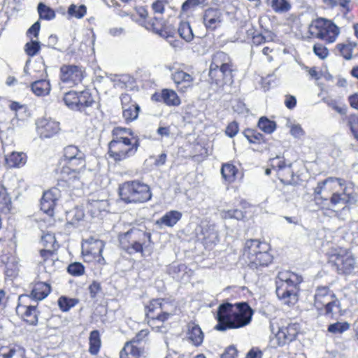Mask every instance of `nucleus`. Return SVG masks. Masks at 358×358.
I'll return each instance as SVG.
<instances>
[{"label":"nucleus","instance_id":"1","mask_svg":"<svg viewBox=\"0 0 358 358\" xmlns=\"http://www.w3.org/2000/svg\"><path fill=\"white\" fill-rule=\"evenodd\" d=\"M314 193L315 199L329 201V206L334 208H341L348 211V203L355 201L352 188L348 187L345 182L338 178H328L317 183Z\"/></svg>","mask_w":358,"mask_h":358},{"label":"nucleus","instance_id":"2","mask_svg":"<svg viewBox=\"0 0 358 358\" xmlns=\"http://www.w3.org/2000/svg\"><path fill=\"white\" fill-rule=\"evenodd\" d=\"M252 315V309L245 302L223 303L217 308L215 329L225 331L244 327L250 323Z\"/></svg>","mask_w":358,"mask_h":358},{"label":"nucleus","instance_id":"3","mask_svg":"<svg viewBox=\"0 0 358 358\" xmlns=\"http://www.w3.org/2000/svg\"><path fill=\"white\" fill-rule=\"evenodd\" d=\"M139 138L130 129L116 127L113 130V139L108 144V155L115 162L123 161L136 154Z\"/></svg>","mask_w":358,"mask_h":358},{"label":"nucleus","instance_id":"4","mask_svg":"<svg viewBox=\"0 0 358 358\" xmlns=\"http://www.w3.org/2000/svg\"><path fill=\"white\" fill-rule=\"evenodd\" d=\"M63 157L65 165L60 172L61 180L69 187H79L80 174L86 165L85 154L77 146L68 145L64 149Z\"/></svg>","mask_w":358,"mask_h":358},{"label":"nucleus","instance_id":"5","mask_svg":"<svg viewBox=\"0 0 358 358\" xmlns=\"http://www.w3.org/2000/svg\"><path fill=\"white\" fill-rule=\"evenodd\" d=\"M302 277L290 271H282L275 281L276 295L282 303L294 306L299 299V285Z\"/></svg>","mask_w":358,"mask_h":358},{"label":"nucleus","instance_id":"6","mask_svg":"<svg viewBox=\"0 0 358 358\" xmlns=\"http://www.w3.org/2000/svg\"><path fill=\"white\" fill-rule=\"evenodd\" d=\"M269 245L266 242L257 239L246 241L243 250V257L252 268L266 266L272 262V256L268 252Z\"/></svg>","mask_w":358,"mask_h":358},{"label":"nucleus","instance_id":"7","mask_svg":"<svg viewBox=\"0 0 358 358\" xmlns=\"http://www.w3.org/2000/svg\"><path fill=\"white\" fill-rule=\"evenodd\" d=\"M314 306L319 315L334 317L339 313L340 302L333 291L327 286L318 287L315 292Z\"/></svg>","mask_w":358,"mask_h":358},{"label":"nucleus","instance_id":"8","mask_svg":"<svg viewBox=\"0 0 358 358\" xmlns=\"http://www.w3.org/2000/svg\"><path fill=\"white\" fill-rule=\"evenodd\" d=\"M308 33L312 38L329 44L336 42L341 34V29L331 20L317 17L309 24Z\"/></svg>","mask_w":358,"mask_h":358},{"label":"nucleus","instance_id":"9","mask_svg":"<svg viewBox=\"0 0 358 358\" xmlns=\"http://www.w3.org/2000/svg\"><path fill=\"white\" fill-rule=\"evenodd\" d=\"M148 323L152 329H159L157 322H164L175 313V307L164 299H153L145 306Z\"/></svg>","mask_w":358,"mask_h":358},{"label":"nucleus","instance_id":"10","mask_svg":"<svg viewBox=\"0 0 358 358\" xmlns=\"http://www.w3.org/2000/svg\"><path fill=\"white\" fill-rule=\"evenodd\" d=\"M120 198L125 203H143L150 200L152 193L150 187L138 180L129 181L119 187Z\"/></svg>","mask_w":358,"mask_h":358},{"label":"nucleus","instance_id":"11","mask_svg":"<svg viewBox=\"0 0 358 358\" xmlns=\"http://www.w3.org/2000/svg\"><path fill=\"white\" fill-rule=\"evenodd\" d=\"M231 62L227 54L223 52H216L210 66L209 76L217 84L222 85L231 81Z\"/></svg>","mask_w":358,"mask_h":358},{"label":"nucleus","instance_id":"12","mask_svg":"<svg viewBox=\"0 0 358 358\" xmlns=\"http://www.w3.org/2000/svg\"><path fill=\"white\" fill-rule=\"evenodd\" d=\"M151 234L143 229L133 228L120 235L121 247L129 254L143 252V247L150 242Z\"/></svg>","mask_w":358,"mask_h":358},{"label":"nucleus","instance_id":"13","mask_svg":"<svg viewBox=\"0 0 358 358\" xmlns=\"http://www.w3.org/2000/svg\"><path fill=\"white\" fill-rule=\"evenodd\" d=\"M328 262L338 273L350 274L356 266L352 254L343 248L331 249L328 254Z\"/></svg>","mask_w":358,"mask_h":358},{"label":"nucleus","instance_id":"14","mask_svg":"<svg viewBox=\"0 0 358 358\" xmlns=\"http://www.w3.org/2000/svg\"><path fill=\"white\" fill-rule=\"evenodd\" d=\"M63 101L69 109L85 113L95 103L94 99L89 90L69 91L64 94Z\"/></svg>","mask_w":358,"mask_h":358},{"label":"nucleus","instance_id":"15","mask_svg":"<svg viewBox=\"0 0 358 358\" xmlns=\"http://www.w3.org/2000/svg\"><path fill=\"white\" fill-rule=\"evenodd\" d=\"M103 248L104 243L99 239L91 238L85 241L82 245V254L85 261H96L99 264H104L105 259L101 255Z\"/></svg>","mask_w":358,"mask_h":358},{"label":"nucleus","instance_id":"16","mask_svg":"<svg viewBox=\"0 0 358 358\" xmlns=\"http://www.w3.org/2000/svg\"><path fill=\"white\" fill-rule=\"evenodd\" d=\"M299 331V324L282 322L275 334L278 345H285L294 341Z\"/></svg>","mask_w":358,"mask_h":358},{"label":"nucleus","instance_id":"17","mask_svg":"<svg viewBox=\"0 0 358 358\" xmlns=\"http://www.w3.org/2000/svg\"><path fill=\"white\" fill-rule=\"evenodd\" d=\"M29 299V296L27 295H21L19 296L16 313L27 323L36 324L38 322L36 307L35 306L25 304Z\"/></svg>","mask_w":358,"mask_h":358},{"label":"nucleus","instance_id":"18","mask_svg":"<svg viewBox=\"0 0 358 358\" xmlns=\"http://www.w3.org/2000/svg\"><path fill=\"white\" fill-rule=\"evenodd\" d=\"M36 126V132L41 139L50 138L60 130L59 122L50 118L38 120Z\"/></svg>","mask_w":358,"mask_h":358},{"label":"nucleus","instance_id":"19","mask_svg":"<svg viewBox=\"0 0 358 358\" xmlns=\"http://www.w3.org/2000/svg\"><path fill=\"white\" fill-rule=\"evenodd\" d=\"M122 117L127 122L137 119L140 110L139 106L132 100L128 94H122L120 96Z\"/></svg>","mask_w":358,"mask_h":358},{"label":"nucleus","instance_id":"20","mask_svg":"<svg viewBox=\"0 0 358 358\" xmlns=\"http://www.w3.org/2000/svg\"><path fill=\"white\" fill-rule=\"evenodd\" d=\"M202 18L205 27L209 31H214L220 28L224 20L221 10L213 8L206 9Z\"/></svg>","mask_w":358,"mask_h":358},{"label":"nucleus","instance_id":"21","mask_svg":"<svg viewBox=\"0 0 358 358\" xmlns=\"http://www.w3.org/2000/svg\"><path fill=\"white\" fill-rule=\"evenodd\" d=\"M60 197V191L57 188H52L44 192L41 200V209L48 216L54 215L56 202Z\"/></svg>","mask_w":358,"mask_h":358},{"label":"nucleus","instance_id":"22","mask_svg":"<svg viewBox=\"0 0 358 358\" xmlns=\"http://www.w3.org/2000/svg\"><path fill=\"white\" fill-rule=\"evenodd\" d=\"M60 71V78L64 83L76 85L82 80L83 71L77 66H63Z\"/></svg>","mask_w":358,"mask_h":358},{"label":"nucleus","instance_id":"23","mask_svg":"<svg viewBox=\"0 0 358 358\" xmlns=\"http://www.w3.org/2000/svg\"><path fill=\"white\" fill-rule=\"evenodd\" d=\"M109 204L107 200H90L87 203L88 213L93 217H99L108 211Z\"/></svg>","mask_w":358,"mask_h":358},{"label":"nucleus","instance_id":"24","mask_svg":"<svg viewBox=\"0 0 358 358\" xmlns=\"http://www.w3.org/2000/svg\"><path fill=\"white\" fill-rule=\"evenodd\" d=\"M143 25L148 30H151L162 36H166L165 21L161 16L155 15L152 20L145 21Z\"/></svg>","mask_w":358,"mask_h":358},{"label":"nucleus","instance_id":"25","mask_svg":"<svg viewBox=\"0 0 358 358\" xmlns=\"http://www.w3.org/2000/svg\"><path fill=\"white\" fill-rule=\"evenodd\" d=\"M182 213L178 210L166 212L162 217L156 221V224L162 227L164 226L173 227L181 219Z\"/></svg>","mask_w":358,"mask_h":358},{"label":"nucleus","instance_id":"26","mask_svg":"<svg viewBox=\"0 0 358 358\" xmlns=\"http://www.w3.org/2000/svg\"><path fill=\"white\" fill-rule=\"evenodd\" d=\"M171 78L179 87L180 85H182V88L187 89L192 87L194 78L192 76L181 70H175L171 73Z\"/></svg>","mask_w":358,"mask_h":358},{"label":"nucleus","instance_id":"27","mask_svg":"<svg viewBox=\"0 0 358 358\" xmlns=\"http://www.w3.org/2000/svg\"><path fill=\"white\" fill-rule=\"evenodd\" d=\"M24 348L11 344L0 348V358H22Z\"/></svg>","mask_w":358,"mask_h":358},{"label":"nucleus","instance_id":"28","mask_svg":"<svg viewBox=\"0 0 358 358\" xmlns=\"http://www.w3.org/2000/svg\"><path fill=\"white\" fill-rule=\"evenodd\" d=\"M187 338L195 346H199L203 343V333L198 324L195 323L188 324Z\"/></svg>","mask_w":358,"mask_h":358},{"label":"nucleus","instance_id":"29","mask_svg":"<svg viewBox=\"0 0 358 358\" xmlns=\"http://www.w3.org/2000/svg\"><path fill=\"white\" fill-rule=\"evenodd\" d=\"M51 291L50 285L46 282H36L31 290V297L36 301L45 299Z\"/></svg>","mask_w":358,"mask_h":358},{"label":"nucleus","instance_id":"30","mask_svg":"<svg viewBox=\"0 0 358 358\" xmlns=\"http://www.w3.org/2000/svg\"><path fill=\"white\" fill-rule=\"evenodd\" d=\"M27 162V156L24 152H13L6 157V163L10 168H19Z\"/></svg>","mask_w":358,"mask_h":358},{"label":"nucleus","instance_id":"31","mask_svg":"<svg viewBox=\"0 0 358 358\" xmlns=\"http://www.w3.org/2000/svg\"><path fill=\"white\" fill-rule=\"evenodd\" d=\"M220 172L225 182L231 184L236 180L238 169L234 164L225 163L222 165Z\"/></svg>","mask_w":358,"mask_h":358},{"label":"nucleus","instance_id":"32","mask_svg":"<svg viewBox=\"0 0 358 358\" xmlns=\"http://www.w3.org/2000/svg\"><path fill=\"white\" fill-rule=\"evenodd\" d=\"M31 90L37 96H45L50 91V84L47 80H39L31 84Z\"/></svg>","mask_w":358,"mask_h":358},{"label":"nucleus","instance_id":"33","mask_svg":"<svg viewBox=\"0 0 358 358\" xmlns=\"http://www.w3.org/2000/svg\"><path fill=\"white\" fill-rule=\"evenodd\" d=\"M162 99L163 103L169 106H178L181 103L177 93L174 90L169 89L162 90Z\"/></svg>","mask_w":358,"mask_h":358},{"label":"nucleus","instance_id":"34","mask_svg":"<svg viewBox=\"0 0 358 358\" xmlns=\"http://www.w3.org/2000/svg\"><path fill=\"white\" fill-rule=\"evenodd\" d=\"M89 352L92 355H96L100 350L101 344L99 331L94 330L90 333L89 337Z\"/></svg>","mask_w":358,"mask_h":358},{"label":"nucleus","instance_id":"35","mask_svg":"<svg viewBox=\"0 0 358 358\" xmlns=\"http://www.w3.org/2000/svg\"><path fill=\"white\" fill-rule=\"evenodd\" d=\"M180 36L186 42H190L194 38V34L192 29L189 22H181L178 29Z\"/></svg>","mask_w":358,"mask_h":358},{"label":"nucleus","instance_id":"36","mask_svg":"<svg viewBox=\"0 0 358 358\" xmlns=\"http://www.w3.org/2000/svg\"><path fill=\"white\" fill-rule=\"evenodd\" d=\"M67 13L71 17L82 19L87 14V7L85 5L78 6L72 3L68 8Z\"/></svg>","mask_w":358,"mask_h":358},{"label":"nucleus","instance_id":"37","mask_svg":"<svg viewBox=\"0 0 358 358\" xmlns=\"http://www.w3.org/2000/svg\"><path fill=\"white\" fill-rule=\"evenodd\" d=\"M37 10L41 20H52L56 17L55 10L43 3H38Z\"/></svg>","mask_w":358,"mask_h":358},{"label":"nucleus","instance_id":"38","mask_svg":"<svg viewBox=\"0 0 358 358\" xmlns=\"http://www.w3.org/2000/svg\"><path fill=\"white\" fill-rule=\"evenodd\" d=\"M269 5L278 13H287L292 8L291 3L287 0H271Z\"/></svg>","mask_w":358,"mask_h":358},{"label":"nucleus","instance_id":"39","mask_svg":"<svg viewBox=\"0 0 358 358\" xmlns=\"http://www.w3.org/2000/svg\"><path fill=\"white\" fill-rule=\"evenodd\" d=\"M19 271L18 260L15 257H10L6 264V275L8 277H15Z\"/></svg>","mask_w":358,"mask_h":358},{"label":"nucleus","instance_id":"40","mask_svg":"<svg viewBox=\"0 0 358 358\" xmlns=\"http://www.w3.org/2000/svg\"><path fill=\"white\" fill-rule=\"evenodd\" d=\"M11 201L7 194L6 189L0 185V210L8 213L10 210Z\"/></svg>","mask_w":358,"mask_h":358},{"label":"nucleus","instance_id":"41","mask_svg":"<svg viewBox=\"0 0 358 358\" xmlns=\"http://www.w3.org/2000/svg\"><path fill=\"white\" fill-rule=\"evenodd\" d=\"M258 127L264 132L271 134L275 130L276 124L266 117H262L258 122Z\"/></svg>","mask_w":358,"mask_h":358},{"label":"nucleus","instance_id":"42","mask_svg":"<svg viewBox=\"0 0 358 358\" xmlns=\"http://www.w3.org/2000/svg\"><path fill=\"white\" fill-rule=\"evenodd\" d=\"M277 175L281 181H291L294 176V172L292 169V164L286 163L282 169H279V172L277 173Z\"/></svg>","mask_w":358,"mask_h":358},{"label":"nucleus","instance_id":"43","mask_svg":"<svg viewBox=\"0 0 358 358\" xmlns=\"http://www.w3.org/2000/svg\"><path fill=\"white\" fill-rule=\"evenodd\" d=\"M203 234L205 244L207 245L215 244L219 241L217 232L213 228L206 229Z\"/></svg>","mask_w":358,"mask_h":358},{"label":"nucleus","instance_id":"44","mask_svg":"<svg viewBox=\"0 0 358 358\" xmlns=\"http://www.w3.org/2000/svg\"><path fill=\"white\" fill-rule=\"evenodd\" d=\"M78 301L76 299L67 298L66 296H61L58 300V305L62 311H68L72 307H74Z\"/></svg>","mask_w":358,"mask_h":358},{"label":"nucleus","instance_id":"45","mask_svg":"<svg viewBox=\"0 0 358 358\" xmlns=\"http://www.w3.org/2000/svg\"><path fill=\"white\" fill-rule=\"evenodd\" d=\"M350 328L348 322H336L331 324L328 327L329 332L334 334H340L347 331Z\"/></svg>","mask_w":358,"mask_h":358},{"label":"nucleus","instance_id":"46","mask_svg":"<svg viewBox=\"0 0 358 358\" xmlns=\"http://www.w3.org/2000/svg\"><path fill=\"white\" fill-rule=\"evenodd\" d=\"M40 48V43L37 40L32 39L30 42L27 43L24 46L26 53L30 57H34L37 55Z\"/></svg>","mask_w":358,"mask_h":358},{"label":"nucleus","instance_id":"47","mask_svg":"<svg viewBox=\"0 0 358 358\" xmlns=\"http://www.w3.org/2000/svg\"><path fill=\"white\" fill-rule=\"evenodd\" d=\"M122 350H124V352H127L126 354L134 355V356L137 358H139L141 354V348H138L134 341L127 342Z\"/></svg>","mask_w":358,"mask_h":358},{"label":"nucleus","instance_id":"48","mask_svg":"<svg viewBox=\"0 0 358 358\" xmlns=\"http://www.w3.org/2000/svg\"><path fill=\"white\" fill-rule=\"evenodd\" d=\"M67 271L72 275L80 276L84 274L85 267L81 263L74 262L68 266Z\"/></svg>","mask_w":358,"mask_h":358},{"label":"nucleus","instance_id":"49","mask_svg":"<svg viewBox=\"0 0 358 358\" xmlns=\"http://www.w3.org/2000/svg\"><path fill=\"white\" fill-rule=\"evenodd\" d=\"M67 216L69 222L72 224H74L76 222L82 220L85 216V214L82 209L75 208L74 210L70 211Z\"/></svg>","mask_w":358,"mask_h":358},{"label":"nucleus","instance_id":"50","mask_svg":"<svg viewBox=\"0 0 358 358\" xmlns=\"http://www.w3.org/2000/svg\"><path fill=\"white\" fill-rule=\"evenodd\" d=\"M41 243L45 248L52 249L55 248V245L56 240L55 236L52 234L47 233L41 238Z\"/></svg>","mask_w":358,"mask_h":358},{"label":"nucleus","instance_id":"51","mask_svg":"<svg viewBox=\"0 0 358 358\" xmlns=\"http://www.w3.org/2000/svg\"><path fill=\"white\" fill-rule=\"evenodd\" d=\"M348 125L355 138L358 141V115H350L348 117Z\"/></svg>","mask_w":358,"mask_h":358},{"label":"nucleus","instance_id":"52","mask_svg":"<svg viewBox=\"0 0 358 358\" xmlns=\"http://www.w3.org/2000/svg\"><path fill=\"white\" fill-rule=\"evenodd\" d=\"M201 3V1L200 0H186L182 5L181 13H188L196 8Z\"/></svg>","mask_w":358,"mask_h":358},{"label":"nucleus","instance_id":"53","mask_svg":"<svg viewBox=\"0 0 358 358\" xmlns=\"http://www.w3.org/2000/svg\"><path fill=\"white\" fill-rule=\"evenodd\" d=\"M336 48L340 54L346 59L352 58V46L350 44H338Z\"/></svg>","mask_w":358,"mask_h":358},{"label":"nucleus","instance_id":"54","mask_svg":"<svg viewBox=\"0 0 358 358\" xmlns=\"http://www.w3.org/2000/svg\"><path fill=\"white\" fill-rule=\"evenodd\" d=\"M285 164L286 162L284 159L279 156L271 159L269 162L271 169L275 170L277 173L279 172V169H282Z\"/></svg>","mask_w":358,"mask_h":358},{"label":"nucleus","instance_id":"55","mask_svg":"<svg viewBox=\"0 0 358 358\" xmlns=\"http://www.w3.org/2000/svg\"><path fill=\"white\" fill-rule=\"evenodd\" d=\"M244 136L250 143H256L262 139V134L254 130L248 129L244 131Z\"/></svg>","mask_w":358,"mask_h":358},{"label":"nucleus","instance_id":"56","mask_svg":"<svg viewBox=\"0 0 358 358\" xmlns=\"http://www.w3.org/2000/svg\"><path fill=\"white\" fill-rule=\"evenodd\" d=\"M314 53L320 59H324L328 56V49L322 44L317 43L313 46Z\"/></svg>","mask_w":358,"mask_h":358},{"label":"nucleus","instance_id":"57","mask_svg":"<svg viewBox=\"0 0 358 358\" xmlns=\"http://www.w3.org/2000/svg\"><path fill=\"white\" fill-rule=\"evenodd\" d=\"M111 80L113 82L114 87L124 88L126 87V83L129 80V78L127 76L115 75L111 78Z\"/></svg>","mask_w":358,"mask_h":358},{"label":"nucleus","instance_id":"58","mask_svg":"<svg viewBox=\"0 0 358 358\" xmlns=\"http://www.w3.org/2000/svg\"><path fill=\"white\" fill-rule=\"evenodd\" d=\"M238 123L236 122H232L228 124V126L226 128L225 133L226 134L232 138L235 136L237 133L238 132Z\"/></svg>","mask_w":358,"mask_h":358},{"label":"nucleus","instance_id":"59","mask_svg":"<svg viewBox=\"0 0 358 358\" xmlns=\"http://www.w3.org/2000/svg\"><path fill=\"white\" fill-rule=\"evenodd\" d=\"M351 0H338V6L341 8V11L344 15H346L350 10Z\"/></svg>","mask_w":358,"mask_h":358},{"label":"nucleus","instance_id":"60","mask_svg":"<svg viewBox=\"0 0 358 358\" xmlns=\"http://www.w3.org/2000/svg\"><path fill=\"white\" fill-rule=\"evenodd\" d=\"M152 9L155 15L160 16L164 11V4L161 0H158L152 3Z\"/></svg>","mask_w":358,"mask_h":358},{"label":"nucleus","instance_id":"61","mask_svg":"<svg viewBox=\"0 0 358 358\" xmlns=\"http://www.w3.org/2000/svg\"><path fill=\"white\" fill-rule=\"evenodd\" d=\"M290 133L295 138H301L304 134L303 130L299 124L292 125L290 129Z\"/></svg>","mask_w":358,"mask_h":358},{"label":"nucleus","instance_id":"62","mask_svg":"<svg viewBox=\"0 0 358 358\" xmlns=\"http://www.w3.org/2000/svg\"><path fill=\"white\" fill-rule=\"evenodd\" d=\"M237 350L234 346L227 348L222 355V358H236Z\"/></svg>","mask_w":358,"mask_h":358},{"label":"nucleus","instance_id":"63","mask_svg":"<svg viewBox=\"0 0 358 358\" xmlns=\"http://www.w3.org/2000/svg\"><path fill=\"white\" fill-rule=\"evenodd\" d=\"M40 28H41L40 22L38 21H37L28 29L27 34L28 35L33 34L34 38H38Z\"/></svg>","mask_w":358,"mask_h":358},{"label":"nucleus","instance_id":"64","mask_svg":"<svg viewBox=\"0 0 358 358\" xmlns=\"http://www.w3.org/2000/svg\"><path fill=\"white\" fill-rule=\"evenodd\" d=\"M148 329H142L136 335L131 341H134V343L143 341L148 336Z\"/></svg>","mask_w":358,"mask_h":358}]
</instances>
